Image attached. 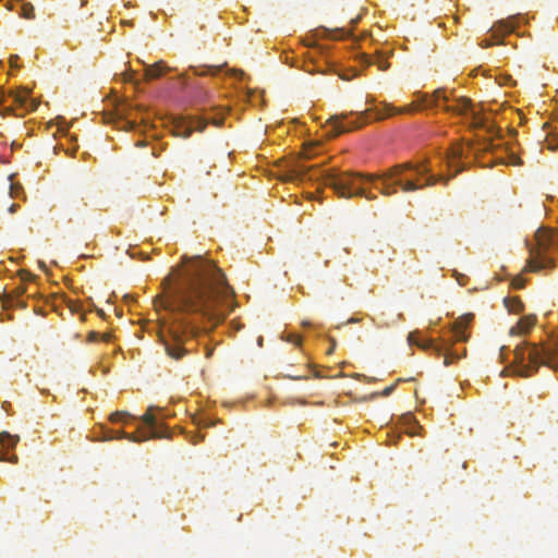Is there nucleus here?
Masks as SVG:
<instances>
[{
	"instance_id": "f03ea898",
	"label": "nucleus",
	"mask_w": 558,
	"mask_h": 558,
	"mask_svg": "<svg viewBox=\"0 0 558 558\" xmlns=\"http://www.w3.org/2000/svg\"><path fill=\"white\" fill-rule=\"evenodd\" d=\"M430 171L428 161L422 160L397 165L388 169L380 177L360 172H342L331 169L324 171L322 179L339 197L351 198L354 196H364L372 201L375 199L376 196L365 192L361 186L363 182H373L375 179H380V185H375V187L381 194L388 196L397 192L396 186H400L403 192H413L444 180L442 175L432 174Z\"/></svg>"
},
{
	"instance_id": "b1692460",
	"label": "nucleus",
	"mask_w": 558,
	"mask_h": 558,
	"mask_svg": "<svg viewBox=\"0 0 558 558\" xmlns=\"http://www.w3.org/2000/svg\"><path fill=\"white\" fill-rule=\"evenodd\" d=\"M525 286V280L521 276H515L512 279V287L515 289H522Z\"/></svg>"
},
{
	"instance_id": "f257e3e1",
	"label": "nucleus",
	"mask_w": 558,
	"mask_h": 558,
	"mask_svg": "<svg viewBox=\"0 0 558 558\" xmlns=\"http://www.w3.org/2000/svg\"><path fill=\"white\" fill-rule=\"evenodd\" d=\"M233 296L220 268L201 256L190 258L173 281L167 279L163 295L155 300L157 310L174 316L167 333H160L167 355L175 361L186 355L185 343L196 335L197 326L204 320H223L233 307Z\"/></svg>"
},
{
	"instance_id": "6ab92c4d",
	"label": "nucleus",
	"mask_w": 558,
	"mask_h": 558,
	"mask_svg": "<svg viewBox=\"0 0 558 558\" xmlns=\"http://www.w3.org/2000/svg\"><path fill=\"white\" fill-rule=\"evenodd\" d=\"M324 36L332 39L342 38L345 36H349L351 34V31L344 29V28H336V29H323Z\"/></svg>"
},
{
	"instance_id": "603ef678",
	"label": "nucleus",
	"mask_w": 558,
	"mask_h": 558,
	"mask_svg": "<svg viewBox=\"0 0 558 558\" xmlns=\"http://www.w3.org/2000/svg\"><path fill=\"white\" fill-rule=\"evenodd\" d=\"M357 21H359V19H355V20H352L351 22H352V24H356Z\"/></svg>"
},
{
	"instance_id": "0eeeda50",
	"label": "nucleus",
	"mask_w": 558,
	"mask_h": 558,
	"mask_svg": "<svg viewBox=\"0 0 558 558\" xmlns=\"http://www.w3.org/2000/svg\"><path fill=\"white\" fill-rule=\"evenodd\" d=\"M347 114H336L328 119L327 123L330 125V130L328 131L329 136H337L339 134L353 131L355 129L361 128L368 121L367 111L362 112L355 120L347 121Z\"/></svg>"
},
{
	"instance_id": "6e6d98bb",
	"label": "nucleus",
	"mask_w": 558,
	"mask_h": 558,
	"mask_svg": "<svg viewBox=\"0 0 558 558\" xmlns=\"http://www.w3.org/2000/svg\"><path fill=\"white\" fill-rule=\"evenodd\" d=\"M462 354H463L464 356L466 355V349H463Z\"/></svg>"
},
{
	"instance_id": "412c9836",
	"label": "nucleus",
	"mask_w": 558,
	"mask_h": 558,
	"mask_svg": "<svg viewBox=\"0 0 558 558\" xmlns=\"http://www.w3.org/2000/svg\"><path fill=\"white\" fill-rule=\"evenodd\" d=\"M22 16L24 19H34L35 17V10L34 7L31 3H23L22 5Z\"/></svg>"
},
{
	"instance_id": "1a4fd4ad",
	"label": "nucleus",
	"mask_w": 558,
	"mask_h": 558,
	"mask_svg": "<svg viewBox=\"0 0 558 558\" xmlns=\"http://www.w3.org/2000/svg\"><path fill=\"white\" fill-rule=\"evenodd\" d=\"M408 341L411 345H416L418 348H422L423 350H434L438 354H442L445 365H449L451 363L450 354L447 352H442V348L439 344H437L434 340L423 338L420 331L410 332L408 336Z\"/></svg>"
},
{
	"instance_id": "cd10ccee",
	"label": "nucleus",
	"mask_w": 558,
	"mask_h": 558,
	"mask_svg": "<svg viewBox=\"0 0 558 558\" xmlns=\"http://www.w3.org/2000/svg\"><path fill=\"white\" fill-rule=\"evenodd\" d=\"M459 154H460V145L456 141V170H454L456 175L461 171V169L459 168L458 161H457Z\"/></svg>"
},
{
	"instance_id": "4c0bfd02",
	"label": "nucleus",
	"mask_w": 558,
	"mask_h": 558,
	"mask_svg": "<svg viewBox=\"0 0 558 558\" xmlns=\"http://www.w3.org/2000/svg\"><path fill=\"white\" fill-rule=\"evenodd\" d=\"M331 341V347H329V350L327 351L328 354H331L335 350V347H336V340L335 339H330Z\"/></svg>"
},
{
	"instance_id": "6e6552de",
	"label": "nucleus",
	"mask_w": 558,
	"mask_h": 558,
	"mask_svg": "<svg viewBox=\"0 0 558 558\" xmlns=\"http://www.w3.org/2000/svg\"><path fill=\"white\" fill-rule=\"evenodd\" d=\"M456 116H461L463 119V123H465L471 129H480L484 126V120L475 110L471 99L460 96L459 98L456 96Z\"/></svg>"
},
{
	"instance_id": "c85d7f7f",
	"label": "nucleus",
	"mask_w": 558,
	"mask_h": 558,
	"mask_svg": "<svg viewBox=\"0 0 558 558\" xmlns=\"http://www.w3.org/2000/svg\"><path fill=\"white\" fill-rule=\"evenodd\" d=\"M218 71H219V68H217V69H215V70H214V68H209V66H208V68H205V70H204V71H196V74H197V75H205V74H207V73H211V74H214V73H216V72H218Z\"/></svg>"
},
{
	"instance_id": "a19ab883",
	"label": "nucleus",
	"mask_w": 558,
	"mask_h": 558,
	"mask_svg": "<svg viewBox=\"0 0 558 558\" xmlns=\"http://www.w3.org/2000/svg\"><path fill=\"white\" fill-rule=\"evenodd\" d=\"M17 207H19V206H17L16 204H12V205L9 207V211L13 214V213H15V211H16Z\"/></svg>"
},
{
	"instance_id": "c756f323",
	"label": "nucleus",
	"mask_w": 558,
	"mask_h": 558,
	"mask_svg": "<svg viewBox=\"0 0 558 558\" xmlns=\"http://www.w3.org/2000/svg\"><path fill=\"white\" fill-rule=\"evenodd\" d=\"M112 439H116L114 430H111V429L105 430L104 440H112Z\"/></svg>"
},
{
	"instance_id": "7c9ffc66",
	"label": "nucleus",
	"mask_w": 558,
	"mask_h": 558,
	"mask_svg": "<svg viewBox=\"0 0 558 558\" xmlns=\"http://www.w3.org/2000/svg\"><path fill=\"white\" fill-rule=\"evenodd\" d=\"M548 148L551 150L558 149V134L548 143Z\"/></svg>"
},
{
	"instance_id": "72a5a7b5",
	"label": "nucleus",
	"mask_w": 558,
	"mask_h": 558,
	"mask_svg": "<svg viewBox=\"0 0 558 558\" xmlns=\"http://www.w3.org/2000/svg\"><path fill=\"white\" fill-rule=\"evenodd\" d=\"M393 389H395V385H391V386H389V387H386V388L383 390L381 395H383V396H385V397H387V396H389V395L393 391Z\"/></svg>"
},
{
	"instance_id": "2f4dec72",
	"label": "nucleus",
	"mask_w": 558,
	"mask_h": 558,
	"mask_svg": "<svg viewBox=\"0 0 558 558\" xmlns=\"http://www.w3.org/2000/svg\"><path fill=\"white\" fill-rule=\"evenodd\" d=\"M17 60H19V56H11L10 60H9L10 66L13 69H17L19 68Z\"/></svg>"
},
{
	"instance_id": "09e8293b",
	"label": "nucleus",
	"mask_w": 558,
	"mask_h": 558,
	"mask_svg": "<svg viewBox=\"0 0 558 558\" xmlns=\"http://www.w3.org/2000/svg\"><path fill=\"white\" fill-rule=\"evenodd\" d=\"M211 354H213V350H208V351H207V353H206V356H207V357H210V356H211Z\"/></svg>"
},
{
	"instance_id": "5fc2aeb1",
	"label": "nucleus",
	"mask_w": 558,
	"mask_h": 558,
	"mask_svg": "<svg viewBox=\"0 0 558 558\" xmlns=\"http://www.w3.org/2000/svg\"><path fill=\"white\" fill-rule=\"evenodd\" d=\"M220 123H221V121H216V120L214 121V124L219 125Z\"/></svg>"
},
{
	"instance_id": "393cba45",
	"label": "nucleus",
	"mask_w": 558,
	"mask_h": 558,
	"mask_svg": "<svg viewBox=\"0 0 558 558\" xmlns=\"http://www.w3.org/2000/svg\"><path fill=\"white\" fill-rule=\"evenodd\" d=\"M509 352V348L506 345H502L499 351V359L501 362H505L507 360V354Z\"/></svg>"
},
{
	"instance_id": "79ce46f5",
	"label": "nucleus",
	"mask_w": 558,
	"mask_h": 558,
	"mask_svg": "<svg viewBox=\"0 0 558 558\" xmlns=\"http://www.w3.org/2000/svg\"><path fill=\"white\" fill-rule=\"evenodd\" d=\"M483 43H484V47H489L493 45V41H490V39H485V40H483Z\"/></svg>"
},
{
	"instance_id": "bb28decb",
	"label": "nucleus",
	"mask_w": 558,
	"mask_h": 558,
	"mask_svg": "<svg viewBox=\"0 0 558 558\" xmlns=\"http://www.w3.org/2000/svg\"><path fill=\"white\" fill-rule=\"evenodd\" d=\"M20 190H21V186H17V185L11 183L10 184V195H11V197H17Z\"/></svg>"
},
{
	"instance_id": "20e7f679",
	"label": "nucleus",
	"mask_w": 558,
	"mask_h": 558,
	"mask_svg": "<svg viewBox=\"0 0 558 558\" xmlns=\"http://www.w3.org/2000/svg\"><path fill=\"white\" fill-rule=\"evenodd\" d=\"M535 244L526 242L529 246V259L526 270L537 272L555 267V258L550 251L558 248V230L553 232L547 229H538L534 236Z\"/></svg>"
},
{
	"instance_id": "f704fd0d",
	"label": "nucleus",
	"mask_w": 558,
	"mask_h": 558,
	"mask_svg": "<svg viewBox=\"0 0 558 558\" xmlns=\"http://www.w3.org/2000/svg\"><path fill=\"white\" fill-rule=\"evenodd\" d=\"M99 339H101L102 341L105 342H109L111 340V335L106 332V333H100L99 336Z\"/></svg>"
},
{
	"instance_id": "864d4df0",
	"label": "nucleus",
	"mask_w": 558,
	"mask_h": 558,
	"mask_svg": "<svg viewBox=\"0 0 558 558\" xmlns=\"http://www.w3.org/2000/svg\"><path fill=\"white\" fill-rule=\"evenodd\" d=\"M302 324H303V326H310L308 322H303Z\"/></svg>"
},
{
	"instance_id": "37998d69",
	"label": "nucleus",
	"mask_w": 558,
	"mask_h": 558,
	"mask_svg": "<svg viewBox=\"0 0 558 558\" xmlns=\"http://www.w3.org/2000/svg\"><path fill=\"white\" fill-rule=\"evenodd\" d=\"M24 291H25V289H24L23 287H19V288H16V293H17L19 295L23 294V293H24Z\"/></svg>"
},
{
	"instance_id": "58836bf2",
	"label": "nucleus",
	"mask_w": 558,
	"mask_h": 558,
	"mask_svg": "<svg viewBox=\"0 0 558 558\" xmlns=\"http://www.w3.org/2000/svg\"><path fill=\"white\" fill-rule=\"evenodd\" d=\"M511 162L513 165H519L521 163V160L517 156H511Z\"/></svg>"
},
{
	"instance_id": "9d476101",
	"label": "nucleus",
	"mask_w": 558,
	"mask_h": 558,
	"mask_svg": "<svg viewBox=\"0 0 558 558\" xmlns=\"http://www.w3.org/2000/svg\"><path fill=\"white\" fill-rule=\"evenodd\" d=\"M311 168L305 165L294 161L287 165V168L281 172L280 179L284 182L302 181L308 177Z\"/></svg>"
},
{
	"instance_id": "423d86ee",
	"label": "nucleus",
	"mask_w": 558,
	"mask_h": 558,
	"mask_svg": "<svg viewBox=\"0 0 558 558\" xmlns=\"http://www.w3.org/2000/svg\"><path fill=\"white\" fill-rule=\"evenodd\" d=\"M154 411L160 412L161 410L155 407H149L146 413L142 416V421L149 427L150 432H146L144 429H140L135 434H129L125 432H121V437L133 441V442H142L149 438H166L168 434L162 429V425L158 423V416Z\"/></svg>"
},
{
	"instance_id": "aec40b11",
	"label": "nucleus",
	"mask_w": 558,
	"mask_h": 558,
	"mask_svg": "<svg viewBox=\"0 0 558 558\" xmlns=\"http://www.w3.org/2000/svg\"><path fill=\"white\" fill-rule=\"evenodd\" d=\"M16 101H17L22 107H24L26 110H32V111H33V110H36V108H37V106H38V104H37L35 100H33V99H31V100L28 101V100H27V95H25V96H21V95L16 96Z\"/></svg>"
},
{
	"instance_id": "de8ad7c7",
	"label": "nucleus",
	"mask_w": 558,
	"mask_h": 558,
	"mask_svg": "<svg viewBox=\"0 0 558 558\" xmlns=\"http://www.w3.org/2000/svg\"><path fill=\"white\" fill-rule=\"evenodd\" d=\"M356 322H359V319H356V318H350V319L348 320V323H356Z\"/></svg>"
},
{
	"instance_id": "2eb2a0df",
	"label": "nucleus",
	"mask_w": 558,
	"mask_h": 558,
	"mask_svg": "<svg viewBox=\"0 0 558 558\" xmlns=\"http://www.w3.org/2000/svg\"><path fill=\"white\" fill-rule=\"evenodd\" d=\"M536 323V318L534 316H525L522 317L517 326L511 328V333L519 332L524 333L527 332Z\"/></svg>"
},
{
	"instance_id": "ddd939ff",
	"label": "nucleus",
	"mask_w": 558,
	"mask_h": 558,
	"mask_svg": "<svg viewBox=\"0 0 558 558\" xmlns=\"http://www.w3.org/2000/svg\"><path fill=\"white\" fill-rule=\"evenodd\" d=\"M517 27L515 17H509L508 20H501L492 27V37L496 38V43L501 41V37L506 34L512 33Z\"/></svg>"
},
{
	"instance_id": "dca6fc26",
	"label": "nucleus",
	"mask_w": 558,
	"mask_h": 558,
	"mask_svg": "<svg viewBox=\"0 0 558 558\" xmlns=\"http://www.w3.org/2000/svg\"><path fill=\"white\" fill-rule=\"evenodd\" d=\"M165 70H167L166 65L163 64L162 61H159L146 68L145 77L147 80L158 78L163 74Z\"/></svg>"
},
{
	"instance_id": "a878e982",
	"label": "nucleus",
	"mask_w": 558,
	"mask_h": 558,
	"mask_svg": "<svg viewBox=\"0 0 558 558\" xmlns=\"http://www.w3.org/2000/svg\"><path fill=\"white\" fill-rule=\"evenodd\" d=\"M287 340L296 345L301 344V337L299 335H290L288 336Z\"/></svg>"
},
{
	"instance_id": "f8f14e48",
	"label": "nucleus",
	"mask_w": 558,
	"mask_h": 558,
	"mask_svg": "<svg viewBox=\"0 0 558 558\" xmlns=\"http://www.w3.org/2000/svg\"><path fill=\"white\" fill-rule=\"evenodd\" d=\"M474 319V315L472 313H466L456 318V343L457 342H465L470 338L469 327Z\"/></svg>"
},
{
	"instance_id": "473e14b6",
	"label": "nucleus",
	"mask_w": 558,
	"mask_h": 558,
	"mask_svg": "<svg viewBox=\"0 0 558 558\" xmlns=\"http://www.w3.org/2000/svg\"><path fill=\"white\" fill-rule=\"evenodd\" d=\"M12 464H16L19 462V457L16 454H12L11 457H5V460Z\"/></svg>"
},
{
	"instance_id": "a211bd4d",
	"label": "nucleus",
	"mask_w": 558,
	"mask_h": 558,
	"mask_svg": "<svg viewBox=\"0 0 558 558\" xmlns=\"http://www.w3.org/2000/svg\"><path fill=\"white\" fill-rule=\"evenodd\" d=\"M504 302L509 312L519 313L523 310V303L518 298H506Z\"/></svg>"
},
{
	"instance_id": "f3484780",
	"label": "nucleus",
	"mask_w": 558,
	"mask_h": 558,
	"mask_svg": "<svg viewBox=\"0 0 558 558\" xmlns=\"http://www.w3.org/2000/svg\"><path fill=\"white\" fill-rule=\"evenodd\" d=\"M19 441H20L19 435H11L8 432L0 433V442L3 447L8 446L11 448H14Z\"/></svg>"
},
{
	"instance_id": "5701e85b",
	"label": "nucleus",
	"mask_w": 558,
	"mask_h": 558,
	"mask_svg": "<svg viewBox=\"0 0 558 558\" xmlns=\"http://www.w3.org/2000/svg\"><path fill=\"white\" fill-rule=\"evenodd\" d=\"M403 420H404V422H405L407 424H412V425H413V426H411V427H409V428H408V433H409V434H411V435H414V434H415V432H414V429H413V428H414V426H416V425H417V423H416L415 418L412 416V414H407V415H404Z\"/></svg>"
},
{
	"instance_id": "e433bc0d",
	"label": "nucleus",
	"mask_w": 558,
	"mask_h": 558,
	"mask_svg": "<svg viewBox=\"0 0 558 558\" xmlns=\"http://www.w3.org/2000/svg\"><path fill=\"white\" fill-rule=\"evenodd\" d=\"M314 49H315V51H317L319 54H322V56H323V54H325V49H324V47H322V46H319V45H316V46L314 47Z\"/></svg>"
},
{
	"instance_id": "39448f33",
	"label": "nucleus",
	"mask_w": 558,
	"mask_h": 558,
	"mask_svg": "<svg viewBox=\"0 0 558 558\" xmlns=\"http://www.w3.org/2000/svg\"><path fill=\"white\" fill-rule=\"evenodd\" d=\"M448 97L445 95L444 89H437L433 95L420 94L417 95V99L412 104L404 106L402 108H397L390 105L385 106V112H377L374 117L376 120H381L386 117L393 116L397 113H411L421 108H432L435 107L437 109L448 110Z\"/></svg>"
},
{
	"instance_id": "8fccbe9b",
	"label": "nucleus",
	"mask_w": 558,
	"mask_h": 558,
	"mask_svg": "<svg viewBox=\"0 0 558 558\" xmlns=\"http://www.w3.org/2000/svg\"><path fill=\"white\" fill-rule=\"evenodd\" d=\"M454 359L456 361L460 359V354L458 353V350L456 349V355H454Z\"/></svg>"
},
{
	"instance_id": "ea45409f",
	"label": "nucleus",
	"mask_w": 558,
	"mask_h": 558,
	"mask_svg": "<svg viewBox=\"0 0 558 558\" xmlns=\"http://www.w3.org/2000/svg\"><path fill=\"white\" fill-rule=\"evenodd\" d=\"M303 155H304V158H312V156H313V154L307 148H305Z\"/></svg>"
},
{
	"instance_id": "4be33fe9",
	"label": "nucleus",
	"mask_w": 558,
	"mask_h": 558,
	"mask_svg": "<svg viewBox=\"0 0 558 558\" xmlns=\"http://www.w3.org/2000/svg\"><path fill=\"white\" fill-rule=\"evenodd\" d=\"M126 416H130L129 413L123 411H117L110 415V421L112 423L123 422Z\"/></svg>"
},
{
	"instance_id": "c03bdc74",
	"label": "nucleus",
	"mask_w": 558,
	"mask_h": 558,
	"mask_svg": "<svg viewBox=\"0 0 558 558\" xmlns=\"http://www.w3.org/2000/svg\"><path fill=\"white\" fill-rule=\"evenodd\" d=\"M121 432L122 430L114 432L116 439H124L123 437H121Z\"/></svg>"
},
{
	"instance_id": "c9c22d12",
	"label": "nucleus",
	"mask_w": 558,
	"mask_h": 558,
	"mask_svg": "<svg viewBox=\"0 0 558 558\" xmlns=\"http://www.w3.org/2000/svg\"><path fill=\"white\" fill-rule=\"evenodd\" d=\"M99 336H100L99 332L93 331L89 333V339L94 341V340L99 339Z\"/></svg>"
},
{
	"instance_id": "a18cd8bd",
	"label": "nucleus",
	"mask_w": 558,
	"mask_h": 558,
	"mask_svg": "<svg viewBox=\"0 0 558 558\" xmlns=\"http://www.w3.org/2000/svg\"><path fill=\"white\" fill-rule=\"evenodd\" d=\"M454 276H456V281L461 284V281H460V278L462 277L460 274H458L457 271L454 272Z\"/></svg>"
},
{
	"instance_id": "49530a36",
	"label": "nucleus",
	"mask_w": 558,
	"mask_h": 558,
	"mask_svg": "<svg viewBox=\"0 0 558 558\" xmlns=\"http://www.w3.org/2000/svg\"><path fill=\"white\" fill-rule=\"evenodd\" d=\"M290 378H293V379H301V378H305L304 376H289Z\"/></svg>"
},
{
	"instance_id": "4468645a",
	"label": "nucleus",
	"mask_w": 558,
	"mask_h": 558,
	"mask_svg": "<svg viewBox=\"0 0 558 558\" xmlns=\"http://www.w3.org/2000/svg\"><path fill=\"white\" fill-rule=\"evenodd\" d=\"M390 53H391V51H387V52L376 51V57L364 53V54H362V58L366 64H375L376 63L380 71H386L389 68L387 58Z\"/></svg>"
},
{
	"instance_id": "3c124183",
	"label": "nucleus",
	"mask_w": 558,
	"mask_h": 558,
	"mask_svg": "<svg viewBox=\"0 0 558 558\" xmlns=\"http://www.w3.org/2000/svg\"><path fill=\"white\" fill-rule=\"evenodd\" d=\"M5 460V456L0 453V461H4Z\"/></svg>"
},
{
	"instance_id": "9b49d317",
	"label": "nucleus",
	"mask_w": 558,
	"mask_h": 558,
	"mask_svg": "<svg viewBox=\"0 0 558 558\" xmlns=\"http://www.w3.org/2000/svg\"><path fill=\"white\" fill-rule=\"evenodd\" d=\"M206 124L207 122L205 120L191 117L186 120H182L175 125V135L186 138L194 131L203 132Z\"/></svg>"
},
{
	"instance_id": "7ed1b4c3",
	"label": "nucleus",
	"mask_w": 558,
	"mask_h": 558,
	"mask_svg": "<svg viewBox=\"0 0 558 558\" xmlns=\"http://www.w3.org/2000/svg\"><path fill=\"white\" fill-rule=\"evenodd\" d=\"M513 362L520 366L518 374L529 376L530 368L536 369L538 365H547L551 368H558V339L541 347L535 344L517 345Z\"/></svg>"
}]
</instances>
